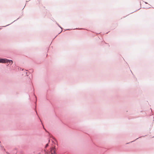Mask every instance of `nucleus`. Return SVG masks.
<instances>
[{"mask_svg":"<svg viewBox=\"0 0 154 154\" xmlns=\"http://www.w3.org/2000/svg\"><path fill=\"white\" fill-rule=\"evenodd\" d=\"M8 62L10 63H13V61L12 60H9L7 59H0V63H6Z\"/></svg>","mask_w":154,"mask_h":154,"instance_id":"nucleus-1","label":"nucleus"},{"mask_svg":"<svg viewBox=\"0 0 154 154\" xmlns=\"http://www.w3.org/2000/svg\"><path fill=\"white\" fill-rule=\"evenodd\" d=\"M55 147H52L51 149V154H56L55 152Z\"/></svg>","mask_w":154,"mask_h":154,"instance_id":"nucleus-2","label":"nucleus"},{"mask_svg":"<svg viewBox=\"0 0 154 154\" xmlns=\"http://www.w3.org/2000/svg\"><path fill=\"white\" fill-rule=\"evenodd\" d=\"M48 144H46V145L45 146V147H47L48 146Z\"/></svg>","mask_w":154,"mask_h":154,"instance_id":"nucleus-3","label":"nucleus"}]
</instances>
